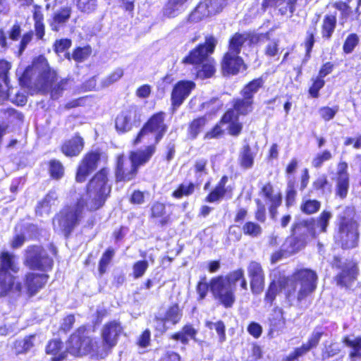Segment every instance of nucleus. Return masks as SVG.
<instances>
[{"instance_id": "nucleus-1", "label": "nucleus", "mask_w": 361, "mask_h": 361, "mask_svg": "<svg viewBox=\"0 0 361 361\" xmlns=\"http://www.w3.org/2000/svg\"><path fill=\"white\" fill-rule=\"evenodd\" d=\"M112 185L109 180V169L102 167L88 180L85 192L88 197L85 201L80 197L73 204H66L55 215L54 220L66 239L80 224L85 209L93 213L102 209L111 196Z\"/></svg>"}, {"instance_id": "nucleus-2", "label": "nucleus", "mask_w": 361, "mask_h": 361, "mask_svg": "<svg viewBox=\"0 0 361 361\" xmlns=\"http://www.w3.org/2000/svg\"><path fill=\"white\" fill-rule=\"evenodd\" d=\"M123 331L124 328L119 321H108L101 329L102 341H99L87 336V326L81 325L68 338V349L75 355H90L94 359L102 360L116 346Z\"/></svg>"}, {"instance_id": "nucleus-3", "label": "nucleus", "mask_w": 361, "mask_h": 361, "mask_svg": "<svg viewBox=\"0 0 361 361\" xmlns=\"http://www.w3.org/2000/svg\"><path fill=\"white\" fill-rule=\"evenodd\" d=\"M239 282L242 290H247V282L243 268L230 271L226 276L218 275L210 279L209 283L206 276H202L197 281L195 290L197 300L205 299L209 290L218 304L225 309L231 308L236 301V283Z\"/></svg>"}, {"instance_id": "nucleus-4", "label": "nucleus", "mask_w": 361, "mask_h": 361, "mask_svg": "<svg viewBox=\"0 0 361 361\" xmlns=\"http://www.w3.org/2000/svg\"><path fill=\"white\" fill-rule=\"evenodd\" d=\"M332 214L329 211L323 210L317 218H308L294 222L290 228V235L285 238V247L290 256L304 249L309 237L314 239L319 233L327 231Z\"/></svg>"}, {"instance_id": "nucleus-5", "label": "nucleus", "mask_w": 361, "mask_h": 361, "mask_svg": "<svg viewBox=\"0 0 361 361\" xmlns=\"http://www.w3.org/2000/svg\"><path fill=\"white\" fill-rule=\"evenodd\" d=\"M318 275L310 268L295 269L290 276L279 281V286L283 289L286 300L292 303H301L310 298L317 288Z\"/></svg>"}, {"instance_id": "nucleus-6", "label": "nucleus", "mask_w": 361, "mask_h": 361, "mask_svg": "<svg viewBox=\"0 0 361 361\" xmlns=\"http://www.w3.org/2000/svg\"><path fill=\"white\" fill-rule=\"evenodd\" d=\"M217 45V39L213 35L205 37L204 42L199 43L182 59L181 63L192 66L195 72V78L207 79L216 73V61L211 57Z\"/></svg>"}, {"instance_id": "nucleus-7", "label": "nucleus", "mask_w": 361, "mask_h": 361, "mask_svg": "<svg viewBox=\"0 0 361 361\" xmlns=\"http://www.w3.org/2000/svg\"><path fill=\"white\" fill-rule=\"evenodd\" d=\"M156 152L154 145H148L144 149L130 152L128 159L124 154L116 156L114 173L116 183H127L136 178L139 168L147 164Z\"/></svg>"}, {"instance_id": "nucleus-8", "label": "nucleus", "mask_w": 361, "mask_h": 361, "mask_svg": "<svg viewBox=\"0 0 361 361\" xmlns=\"http://www.w3.org/2000/svg\"><path fill=\"white\" fill-rule=\"evenodd\" d=\"M355 215L356 209L353 205L345 206L338 215L334 240L343 250L354 249L359 245L360 224L355 219Z\"/></svg>"}, {"instance_id": "nucleus-9", "label": "nucleus", "mask_w": 361, "mask_h": 361, "mask_svg": "<svg viewBox=\"0 0 361 361\" xmlns=\"http://www.w3.org/2000/svg\"><path fill=\"white\" fill-rule=\"evenodd\" d=\"M330 266L337 271L333 278L335 285L345 290H353V287L360 274L358 262L353 258L343 259L341 255H335L331 259Z\"/></svg>"}, {"instance_id": "nucleus-10", "label": "nucleus", "mask_w": 361, "mask_h": 361, "mask_svg": "<svg viewBox=\"0 0 361 361\" xmlns=\"http://www.w3.org/2000/svg\"><path fill=\"white\" fill-rule=\"evenodd\" d=\"M166 114L163 111H159L152 114L144 123L137 135L132 140V145H137L142 142L145 135L152 134L154 135V143L157 147V145L163 139L168 131L169 126L166 123Z\"/></svg>"}, {"instance_id": "nucleus-11", "label": "nucleus", "mask_w": 361, "mask_h": 361, "mask_svg": "<svg viewBox=\"0 0 361 361\" xmlns=\"http://www.w3.org/2000/svg\"><path fill=\"white\" fill-rule=\"evenodd\" d=\"M68 82V78H63L58 81L56 71L48 66L39 73L35 87L44 94L49 93L51 99H57L67 89Z\"/></svg>"}, {"instance_id": "nucleus-12", "label": "nucleus", "mask_w": 361, "mask_h": 361, "mask_svg": "<svg viewBox=\"0 0 361 361\" xmlns=\"http://www.w3.org/2000/svg\"><path fill=\"white\" fill-rule=\"evenodd\" d=\"M24 264L30 270L47 274L54 267V259L42 245H31L25 250Z\"/></svg>"}, {"instance_id": "nucleus-13", "label": "nucleus", "mask_w": 361, "mask_h": 361, "mask_svg": "<svg viewBox=\"0 0 361 361\" xmlns=\"http://www.w3.org/2000/svg\"><path fill=\"white\" fill-rule=\"evenodd\" d=\"M19 267L14 260V255L8 251L0 252V297L8 295L13 287L16 274Z\"/></svg>"}, {"instance_id": "nucleus-14", "label": "nucleus", "mask_w": 361, "mask_h": 361, "mask_svg": "<svg viewBox=\"0 0 361 361\" xmlns=\"http://www.w3.org/2000/svg\"><path fill=\"white\" fill-rule=\"evenodd\" d=\"M49 279L48 274L28 271L24 274L22 282L14 281L11 291L18 294L25 293L28 298H32L46 286Z\"/></svg>"}, {"instance_id": "nucleus-15", "label": "nucleus", "mask_w": 361, "mask_h": 361, "mask_svg": "<svg viewBox=\"0 0 361 361\" xmlns=\"http://www.w3.org/2000/svg\"><path fill=\"white\" fill-rule=\"evenodd\" d=\"M32 19L34 21V31H27L22 35L18 46V51L20 54H22L25 50L27 45L32 40L34 35L37 41H42L44 39L46 27L44 16L41 6L37 4L33 6Z\"/></svg>"}, {"instance_id": "nucleus-16", "label": "nucleus", "mask_w": 361, "mask_h": 361, "mask_svg": "<svg viewBox=\"0 0 361 361\" xmlns=\"http://www.w3.org/2000/svg\"><path fill=\"white\" fill-rule=\"evenodd\" d=\"M101 159L102 152L99 149H91L85 153L76 166L75 181L85 183L97 170Z\"/></svg>"}, {"instance_id": "nucleus-17", "label": "nucleus", "mask_w": 361, "mask_h": 361, "mask_svg": "<svg viewBox=\"0 0 361 361\" xmlns=\"http://www.w3.org/2000/svg\"><path fill=\"white\" fill-rule=\"evenodd\" d=\"M227 126V133L232 137H238L243 132L240 126L234 122L225 112L221 115L218 122L204 135L205 140L219 139L222 137L226 132L223 126Z\"/></svg>"}, {"instance_id": "nucleus-18", "label": "nucleus", "mask_w": 361, "mask_h": 361, "mask_svg": "<svg viewBox=\"0 0 361 361\" xmlns=\"http://www.w3.org/2000/svg\"><path fill=\"white\" fill-rule=\"evenodd\" d=\"M220 70L224 77L238 75L247 69L243 58L239 54L225 51L219 61Z\"/></svg>"}, {"instance_id": "nucleus-19", "label": "nucleus", "mask_w": 361, "mask_h": 361, "mask_svg": "<svg viewBox=\"0 0 361 361\" xmlns=\"http://www.w3.org/2000/svg\"><path fill=\"white\" fill-rule=\"evenodd\" d=\"M255 102L245 96L235 97L231 101V107L227 109L224 112L234 121L240 126L243 130V124L240 121L239 118L245 117L254 111Z\"/></svg>"}, {"instance_id": "nucleus-20", "label": "nucleus", "mask_w": 361, "mask_h": 361, "mask_svg": "<svg viewBox=\"0 0 361 361\" xmlns=\"http://www.w3.org/2000/svg\"><path fill=\"white\" fill-rule=\"evenodd\" d=\"M195 82L190 80H180L173 87L171 92V109L176 111L195 88Z\"/></svg>"}, {"instance_id": "nucleus-21", "label": "nucleus", "mask_w": 361, "mask_h": 361, "mask_svg": "<svg viewBox=\"0 0 361 361\" xmlns=\"http://www.w3.org/2000/svg\"><path fill=\"white\" fill-rule=\"evenodd\" d=\"M247 271L251 292L254 295H259L265 286V274L262 264L257 261H251L247 265Z\"/></svg>"}, {"instance_id": "nucleus-22", "label": "nucleus", "mask_w": 361, "mask_h": 361, "mask_svg": "<svg viewBox=\"0 0 361 361\" xmlns=\"http://www.w3.org/2000/svg\"><path fill=\"white\" fill-rule=\"evenodd\" d=\"M228 176L223 175L215 186L207 194L204 202L207 203H218L224 199H229L233 196V188L227 186Z\"/></svg>"}, {"instance_id": "nucleus-23", "label": "nucleus", "mask_w": 361, "mask_h": 361, "mask_svg": "<svg viewBox=\"0 0 361 361\" xmlns=\"http://www.w3.org/2000/svg\"><path fill=\"white\" fill-rule=\"evenodd\" d=\"M171 213L168 212L166 203L157 200L152 202L149 209V218L159 227L164 228L171 224Z\"/></svg>"}, {"instance_id": "nucleus-24", "label": "nucleus", "mask_w": 361, "mask_h": 361, "mask_svg": "<svg viewBox=\"0 0 361 361\" xmlns=\"http://www.w3.org/2000/svg\"><path fill=\"white\" fill-rule=\"evenodd\" d=\"M85 147L84 138L75 133L71 138L64 140L60 146L61 152L66 157H78Z\"/></svg>"}, {"instance_id": "nucleus-25", "label": "nucleus", "mask_w": 361, "mask_h": 361, "mask_svg": "<svg viewBox=\"0 0 361 361\" xmlns=\"http://www.w3.org/2000/svg\"><path fill=\"white\" fill-rule=\"evenodd\" d=\"M72 10L70 6L61 7L56 12L53 13L48 20V23L51 31L58 32L61 28L66 25L70 19Z\"/></svg>"}, {"instance_id": "nucleus-26", "label": "nucleus", "mask_w": 361, "mask_h": 361, "mask_svg": "<svg viewBox=\"0 0 361 361\" xmlns=\"http://www.w3.org/2000/svg\"><path fill=\"white\" fill-rule=\"evenodd\" d=\"M298 0H263L261 8L266 11L269 8H277L281 16L289 12L291 15L295 11V6Z\"/></svg>"}, {"instance_id": "nucleus-27", "label": "nucleus", "mask_w": 361, "mask_h": 361, "mask_svg": "<svg viewBox=\"0 0 361 361\" xmlns=\"http://www.w3.org/2000/svg\"><path fill=\"white\" fill-rule=\"evenodd\" d=\"M265 87V78L263 75L252 78L240 89L239 94L255 102V95Z\"/></svg>"}, {"instance_id": "nucleus-28", "label": "nucleus", "mask_w": 361, "mask_h": 361, "mask_svg": "<svg viewBox=\"0 0 361 361\" xmlns=\"http://www.w3.org/2000/svg\"><path fill=\"white\" fill-rule=\"evenodd\" d=\"M318 23V18L312 20L311 23L306 31V36L303 42L305 51V56L302 61L303 63L307 62L311 58L312 51L316 42L315 36L317 33Z\"/></svg>"}, {"instance_id": "nucleus-29", "label": "nucleus", "mask_w": 361, "mask_h": 361, "mask_svg": "<svg viewBox=\"0 0 361 361\" xmlns=\"http://www.w3.org/2000/svg\"><path fill=\"white\" fill-rule=\"evenodd\" d=\"M324 334V332L323 331H317L315 329L308 338L306 343H302L300 347L295 348L293 350L292 353L295 358L298 359L299 357L305 355L312 349L317 348Z\"/></svg>"}, {"instance_id": "nucleus-30", "label": "nucleus", "mask_w": 361, "mask_h": 361, "mask_svg": "<svg viewBox=\"0 0 361 361\" xmlns=\"http://www.w3.org/2000/svg\"><path fill=\"white\" fill-rule=\"evenodd\" d=\"M208 124V118L206 115L199 116L192 118L188 124V138L193 140L204 130Z\"/></svg>"}, {"instance_id": "nucleus-31", "label": "nucleus", "mask_w": 361, "mask_h": 361, "mask_svg": "<svg viewBox=\"0 0 361 361\" xmlns=\"http://www.w3.org/2000/svg\"><path fill=\"white\" fill-rule=\"evenodd\" d=\"M133 108H129L122 111L116 118L115 127L118 133H126L131 130V118L132 115L135 114Z\"/></svg>"}, {"instance_id": "nucleus-32", "label": "nucleus", "mask_w": 361, "mask_h": 361, "mask_svg": "<svg viewBox=\"0 0 361 361\" xmlns=\"http://www.w3.org/2000/svg\"><path fill=\"white\" fill-rule=\"evenodd\" d=\"M337 18L335 14L324 16L321 25V35L324 41H329L335 31Z\"/></svg>"}, {"instance_id": "nucleus-33", "label": "nucleus", "mask_w": 361, "mask_h": 361, "mask_svg": "<svg viewBox=\"0 0 361 361\" xmlns=\"http://www.w3.org/2000/svg\"><path fill=\"white\" fill-rule=\"evenodd\" d=\"M63 343L60 339H51L47 343L45 352L47 355H51V361H63L66 359L67 354L65 351L61 352Z\"/></svg>"}, {"instance_id": "nucleus-34", "label": "nucleus", "mask_w": 361, "mask_h": 361, "mask_svg": "<svg viewBox=\"0 0 361 361\" xmlns=\"http://www.w3.org/2000/svg\"><path fill=\"white\" fill-rule=\"evenodd\" d=\"M198 183L192 181L179 183L176 189L172 192L171 197L174 199H181L184 197H190L194 194L199 188Z\"/></svg>"}, {"instance_id": "nucleus-35", "label": "nucleus", "mask_w": 361, "mask_h": 361, "mask_svg": "<svg viewBox=\"0 0 361 361\" xmlns=\"http://www.w3.org/2000/svg\"><path fill=\"white\" fill-rule=\"evenodd\" d=\"M296 186L297 181L295 178L291 177L287 179L286 188L285 190V204L287 208L293 206L296 202L298 196Z\"/></svg>"}, {"instance_id": "nucleus-36", "label": "nucleus", "mask_w": 361, "mask_h": 361, "mask_svg": "<svg viewBox=\"0 0 361 361\" xmlns=\"http://www.w3.org/2000/svg\"><path fill=\"white\" fill-rule=\"evenodd\" d=\"M164 319L173 325L178 324L183 317V310L178 302L171 304L163 316Z\"/></svg>"}, {"instance_id": "nucleus-37", "label": "nucleus", "mask_w": 361, "mask_h": 361, "mask_svg": "<svg viewBox=\"0 0 361 361\" xmlns=\"http://www.w3.org/2000/svg\"><path fill=\"white\" fill-rule=\"evenodd\" d=\"M49 177L53 180H61L65 175V167L56 159H51L47 161Z\"/></svg>"}, {"instance_id": "nucleus-38", "label": "nucleus", "mask_w": 361, "mask_h": 361, "mask_svg": "<svg viewBox=\"0 0 361 361\" xmlns=\"http://www.w3.org/2000/svg\"><path fill=\"white\" fill-rule=\"evenodd\" d=\"M92 54V47L87 44L84 47H77L73 49L71 56L69 54L66 55L67 59H73L76 63H82L87 59Z\"/></svg>"}, {"instance_id": "nucleus-39", "label": "nucleus", "mask_w": 361, "mask_h": 361, "mask_svg": "<svg viewBox=\"0 0 361 361\" xmlns=\"http://www.w3.org/2000/svg\"><path fill=\"white\" fill-rule=\"evenodd\" d=\"M255 156L248 144L244 145L239 155V164L244 169H250L254 164Z\"/></svg>"}, {"instance_id": "nucleus-40", "label": "nucleus", "mask_w": 361, "mask_h": 361, "mask_svg": "<svg viewBox=\"0 0 361 361\" xmlns=\"http://www.w3.org/2000/svg\"><path fill=\"white\" fill-rule=\"evenodd\" d=\"M54 194V192L49 191L38 202L35 207V214L37 216H42L44 213H50L51 201L55 199L53 197Z\"/></svg>"}, {"instance_id": "nucleus-41", "label": "nucleus", "mask_w": 361, "mask_h": 361, "mask_svg": "<svg viewBox=\"0 0 361 361\" xmlns=\"http://www.w3.org/2000/svg\"><path fill=\"white\" fill-rule=\"evenodd\" d=\"M244 44L245 39L243 34L236 32L229 37L226 51H231L240 54Z\"/></svg>"}, {"instance_id": "nucleus-42", "label": "nucleus", "mask_w": 361, "mask_h": 361, "mask_svg": "<svg viewBox=\"0 0 361 361\" xmlns=\"http://www.w3.org/2000/svg\"><path fill=\"white\" fill-rule=\"evenodd\" d=\"M273 314L269 318V324L271 331H279L285 326L286 319L283 310L276 307L273 310Z\"/></svg>"}, {"instance_id": "nucleus-43", "label": "nucleus", "mask_w": 361, "mask_h": 361, "mask_svg": "<svg viewBox=\"0 0 361 361\" xmlns=\"http://www.w3.org/2000/svg\"><path fill=\"white\" fill-rule=\"evenodd\" d=\"M241 231L244 235L251 238H258L262 233V226L258 223L252 221L244 222L241 227Z\"/></svg>"}, {"instance_id": "nucleus-44", "label": "nucleus", "mask_w": 361, "mask_h": 361, "mask_svg": "<svg viewBox=\"0 0 361 361\" xmlns=\"http://www.w3.org/2000/svg\"><path fill=\"white\" fill-rule=\"evenodd\" d=\"M321 205V202L316 199H306L301 202L300 209L306 215H312L319 211Z\"/></svg>"}, {"instance_id": "nucleus-45", "label": "nucleus", "mask_w": 361, "mask_h": 361, "mask_svg": "<svg viewBox=\"0 0 361 361\" xmlns=\"http://www.w3.org/2000/svg\"><path fill=\"white\" fill-rule=\"evenodd\" d=\"M114 255L115 251L111 247L106 248L102 253L98 262V271L100 276L106 272L107 267L111 264Z\"/></svg>"}, {"instance_id": "nucleus-46", "label": "nucleus", "mask_w": 361, "mask_h": 361, "mask_svg": "<svg viewBox=\"0 0 361 361\" xmlns=\"http://www.w3.org/2000/svg\"><path fill=\"white\" fill-rule=\"evenodd\" d=\"M35 334H30L22 340H17L14 343V348L17 354H24L28 352L34 346Z\"/></svg>"}, {"instance_id": "nucleus-47", "label": "nucleus", "mask_w": 361, "mask_h": 361, "mask_svg": "<svg viewBox=\"0 0 361 361\" xmlns=\"http://www.w3.org/2000/svg\"><path fill=\"white\" fill-rule=\"evenodd\" d=\"M360 43V37L355 32L350 33L344 39L342 49L344 54H352Z\"/></svg>"}, {"instance_id": "nucleus-48", "label": "nucleus", "mask_w": 361, "mask_h": 361, "mask_svg": "<svg viewBox=\"0 0 361 361\" xmlns=\"http://www.w3.org/2000/svg\"><path fill=\"white\" fill-rule=\"evenodd\" d=\"M183 6L184 5L177 0H167L163 8L164 16L169 18H175Z\"/></svg>"}, {"instance_id": "nucleus-49", "label": "nucleus", "mask_w": 361, "mask_h": 361, "mask_svg": "<svg viewBox=\"0 0 361 361\" xmlns=\"http://www.w3.org/2000/svg\"><path fill=\"white\" fill-rule=\"evenodd\" d=\"M350 188V178H336L335 194L341 200L347 197Z\"/></svg>"}, {"instance_id": "nucleus-50", "label": "nucleus", "mask_w": 361, "mask_h": 361, "mask_svg": "<svg viewBox=\"0 0 361 361\" xmlns=\"http://www.w3.org/2000/svg\"><path fill=\"white\" fill-rule=\"evenodd\" d=\"M274 189L271 182H267L260 188L259 194L264 198L268 200L270 202H274L275 200H282V195L280 192L274 194Z\"/></svg>"}, {"instance_id": "nucleus-51", "label": "nucleus", "mask_w": 361, "mask_h": 361, "mask_svg": "<svg viewBox=\"0 0 361 361\" xmlns=\"http://www.w3.org/2000/svg\"><path fill=\"white\" fill-rule=\"evenodd\" d=\"M12 64L10 61L5 59H0V80H2L4 85L7 87V91L11 88L10 87V71Z\"/></svg>"}, {"instance_id": "nucleus-52", "label": "nucleus", "mask_w": 361, "mask_h": 361, "mask_svg": "<svg viewBox=\"0 0 361 361\" xmlns=\"http://www.w3.org/2000/svg\"><path fill=\"white\" fill-rule=\"evenodd\" d=\"M311 85L308 88V94L310 97L316 99L319 97V91L324 87L326 81L317 75L311 79Z\"/></svg>"}, {"instance_id": "nucleus-53", "label": "nucleus", "mask_w": 361, "mask_h": 361, "mask_svg": "<svg viewBox=\"0 0 361 361\" xmlns=\"http://www.w3.org/2000/svg\"><path fill=\"white\" fill-rule=\"evenodd\" d=\"M79 11L90 14L94 12L97 8V0H73Z\"/></svg>"}, {"instance_id": "nucleus-54", "label": "nucleus", "mask_w": 361, "mask_h": 361, "mask_svg": "<svg viewBox=\"0 0 361 361\" xmlns=\"http://www.w3.org/2000/svg\"><path fill=\"white\" fill-rule=\"evenodd\" d=\"M333 157L332 153L329 149H324L317 153L312 160V166L315 169L321 168L324 163L331 160Z\"/></svg>"}, {"instance_id": "nucleus-55", "label": "nucleus", "mask_w": 361, "mask_h": 361, "mask_svg": "<svg viewBox=\"0 0 361 361\" xmlns=\"http://www.w3.org/2000/svg\"><path fill=\"white\" fill-rule=\"evenodd\" d=\"M352 0L338 1L333 4V7L341 12V18L347 19L353 12L350 3Z\"/></svg>"}, {"instance_id": "nucleus-56", "label": "nucleus", "mask_w": 361, "mask_h": 361, "mask_svg": "<svg viewBox=\"0 0 361 361\" xmlns=\"http://www.w3.org/2000/svg\"><path fill=\"white\" fill-rule=\"evenodd\" d=\"M279 293V287L275 281H271L265 292L264 300L271 307Z\"/></svg>"}, {"instance_id": "nucleus-57", "label": "nucleus", "mask_w": 361, "mask_h": 361, "mask_svg": "<svg viewBox=\"0 0 361 361\" xmlns=\"http://www.w3.org/2000/svg\"><path fill=\"white\" fill-rule=\"evenodd\" d=\"M205 325L209 329H212L213 327H214L219 336V341L220 343H223L226 341V326L223 321L219 320L214 323L210 321H207L206 322Z\"/></svg>"}, {"instance_id": "nucleus-58", "label": "nucleus", "mask_w": 361, "mask_h": 361, "mask_svg": "<svg viewBox=\"0 0 361 361\" xmlns=\"http://www.w3.org/2000/svg\"><path fill=\"white\" fill-rule=\"evenodd\" d=\"M243 34L244 35L245 43L247 42L249 47L257 44L261 40L262 35L267 39H269V31L264 34H259L250 31L245 32Z\"/></svg>"}, {"instance_id": "nucleus-59", "label": "nucleus", "mask_w": 361, "mask_h": 361, "mask_svg": "<svg viewBox=\"0 0 361 361\" xmlns=\"http://www.w3.org/2000/svg\"><path fill=\"white\" fill-rule=\"evenodd\" d=\"M149 267L148 262L145 259L138 260L133 264L132 276L134 279H140L143 276Z\"/></svg>"}, {"instance_id": "nucleus-60", "label": "nucleus", "mask_w": 361, "mask_h": 361, "mask_svg": "<svg viewBox=\"0 0 361 361\" xmlns=\"http://www.w3.org/2000/svg\"><path fill=\"white\" fill-rule=\"evenodd\" d=\"M3 117L9 122L14 121L23 122L24 116L22 113L18 111L13 108H6L0 110Z\"/></svg>"}, {"instance_id": "nucleus-61", "label": "nucleus", "mask_w": 361, "mask_h": 361, "mask_svg": "<svg viewBox=\"0 0 361 361\" xmlns=\"http://www.w3.org/2000/svg\"><path fill=\"white\" fill-rule=\"evenodd\" d=\"M338 111V106H334L332 107L324 106L319 109V114L320 118L325 122L332 120Z\"/></svg>"}, {"instance_id": "nucleus-62", "label": "nucleus", "mask_w": 361, "mask_h": 361, "mask_svg": "<svg viewBox=\"0 0 361 361\" xmlns=\"http://www.w3.org/2000/svg\"><path fill=\"white\" fill-rule=\"evenodd\" d=\"M72 45V40L69 38H61L54 41L53 44L54 51L60 54L68 50Z\"/></svg>"}, {"instance_id": "nucleus-63", "label": "nucleus", "mask_w": 361, "mask_h": 361, "mask_svg": "<svg viewBox=\"0 0 361 361\" xmlns=\"http://www.w3.org/2000/svg\"><path fill=\"white\" fill-rule=\"evenodd\" d=\"M19 84L24 87H32V70L31 68H26L18 78Z\"/></svg>"}, {"instance_id": "nucleus-64", "label": "nucleus", "mask_w": 361, "mask_h": 361, "mask_svg": "<svg viewBox=\"0 0 361 361\" xmlns=\"http://www.w3.org/2000/svg\"><path fill=\"white\" fill-rule=\"evenodd\" d=\"M182 357L180 355L173 350H171L169 347H167L164 349L162 354L159 358L158 361H181Z\"/></svg>"}]
</instances>
